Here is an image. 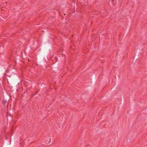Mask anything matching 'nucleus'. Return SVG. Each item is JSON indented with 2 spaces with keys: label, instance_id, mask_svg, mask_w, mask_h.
Returning <instances> with one entry per match:
<instances>
[{
  "label": "nucleus",
  "instance_id": "f257e3e1",
  "mask_svg": "<svg viewBox=\"0 0 147 147\" xmlns=\"http://www.w3.org/2000/svg\"><path fill=\"white\" fill-rule=\"evenodd\" d=\"M49 139V140H48L46 138H45L44 139V142L45 143L47 144L48 143L51 142V140L50 138H49V139Z\"/></svg>",
  "mask_w": 147,
  "mask_h": 147
}]
</instances>
